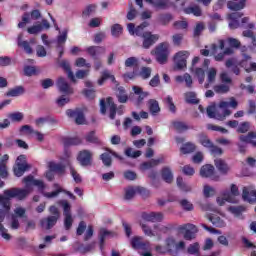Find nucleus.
<instances>
[{
    "label": "nucleus",
    "instance_id": "obj_47",
    "mask_svg": "<svg viewBox=\"0 0 256 256\" xmlns=\"http://www.w3.org/2000/svg\"><path fill=\"white\" fill-rule=\"evenodd\" d=\"M111 35L112 37H121L123 35V26L120 24H114L111 26Z\"/></svg>",
    "mask_w": 256,
    "mask_h": 256
},
{
    "label": "nucleus",
    "instance_id": "obj_28",
    "mask_svg": "<svg viewBox=\"0 0 256 256\" xmlns=\"http://www.w3.org/2000/svg\"><path fill=\"white\" fill-rule=\"evenodd\" d=\"M172 125L178 133H185V131H189V129H191V126L183 121H173Z\"/></svg>",
    "mask_w": 256,
    "mask_h": 256
},
{
    "label": "nucleus",
    "instance_id": "obj_56",
    "mask_svg": "<svg viewBox=\"0 0 256 256\" xmlns=\"http://www.w3.org/2000/svg\"><path fill=\"white\" fill-rule=\"evenodd\" d=\"M100 159H101L103 165H105V167H111L112 160H111V154H109V152H105V153L101 154Z\"/></svg>",
    "mask_w": 256,
    "mask_h": 256
},
{
    "label": "nucleus",
    "instance_id": "obj_25",
    "mask_svg": "<svg viewBox=\"0 0 256 256\" xmlns=\"http://www.w3.org/2000/svg\"><path fill=\"white\" fill-rule=\"evenodd\" d=\"M239 140L241 143H249L252 147H256V133L249 132L247 135H240Z\"/></svg>",
    "mask_w": 256,
    "mask_h": 256
},
{
    "label": "nucleus",
    "instance_id": "obj_48",
    "mask_svg": "<svg viewBox=\"0 0 256 256\" xmlns=\"http://www.w3.org/2000/svg\"><path fill=\"white\" fill-rule=\"evenodd\" d=\"M158 21L161 23V25H169L171 21H173V16L169 13L166 14H160L158 16Z\"/></svg>",
    "mask_w": 256,
    "mask_h": 256
},
{
    "label": "nucleus",
    "instance_id": "obj_40",
    "mask_svg": "<svg viewBox=\"0 0 256 256\" xmlns=\"http://www.w3.org/2000/svg\"><path fill=\"white\" fill-rule=\"evenodd\" d=\"M184 13H186L187 15L192 14L195 17H201L202 15L201 7L199 6H192V7L185 8Z\"/></svg>",
    "mask_w": 256,
    "mask_h": 256
},
{
    "label": "nucleus",
    "instance_id": "obj_5",
    "mask_svg": "<svg viewBox=\"0 0 256 256\" xmlns=\"http://www.w3.org/2000/svg\"><path fill=\"white\" fill-rule=\"evenodd\" d=\"M189 55H191V53L187 50L179 51L174 55L176 69H185V67H187V59H189Z\"/></svg>",
    "mask_w": 256,
    "mask_h": 256
},
{
    "label": "nucleus",
    "instance_id": "obj_63",
    "mask_svg": "<svg viewBox=\"0 0 256 256\" xmlns=\"http://www.w3.org/2000/svg\"><path fill=\"white\" fill-rule=\"evenodd\" d=\"M203 193L206 198L213 197V195H215V188L209 185H204Z\"/></svg>",
    "mask_w": 256,
    "mask_h": 256
},
{
    "label": "nucleus",
    "instance_id": "obj_59",
    "mask_svg": "<svg viewBox=\"0 0 256 256\" xmlns=\"http://www.w3.org/2000/svg\"><path fill=\"white\" fill-rule=\"evenodd\" d=\"M179 203L184 211H193V204L189 200L182 199L179 201Z\"/></svg>",
    "mask_w": 256,
    "mask_h": 256
},
{
    "label": "nucleus",
    "instance_id": "obj_19",
    "mask_svg": "<svg viewBox=\"0 0 256 256\" xmlns=\"http://www.w3.org/2000/svg\"><path fill=\"white\" fill-rule=\"evenodd\" d=\"M142 219L150 223H157L163 219V213L161 212H144L142 213Z\"/></svg>",
    "mask_w": 256,
    "mask_h": 256
},
{
    "label": "nucleus",
    "instance_id": "obj_14",
    "mask_svg": "<svg viewBox=\"0 0 256 256\" xmlns=\"http://www.w3.org/2000/svg\"><path fill=\"white\" fill-rule=\"evenodd\" d=\"M147 27H149V22L147 21H144L142 24H140L136 28H135V24L133 23H129L127 25V29L130 35H136L137 37H143V33H145L143 31L147 29Z\"/></svg>",
    "mask_w": 256,
    "mask_h": 256
},
{
    "label": "nucleus",
    "instance_id": "obj_24",
    "mask_svg": "<svg viewBox=\"0 0 256 256\" xmlns=\"http://www.w3.org/2000/svg\"><path fill=\"white\" fill-rule=\"evenodd\" d=\"M60 67H62V69H64V71H66L67 77H68V79H70V81H72V83H77L75 74H73V71H71V64H69V61L63 60L60 63Z\"/></svg>",
    "mask_w": 256,
    "mask_h": 256
},
{
    "label": "nucleus",
    "instance_id": "obj_42",
    "mask_svg": "<svg viewBox=\"0 0 256 256\" xmlns=\"http://www.w3.org/2000/svg\"><path fill=\"white\" fill-rule=\"evenodd\" d=\"M148 104L151 115H157V113L161 111V108L159 107V102H157V100L151 99L149 100Z\"/></svg>",
    "mask_w": 256,
    "mask_h": 256
},
{
    "label": "nucleus",
    "instance_id": "obj_37",
    "mask_svg": "<svg viewBox=\"0 0 256 256\" xmlns=\"http://www.w3.org/2000/svg\"><path fill=\"white\" fill-rule=\"evenodd\" d=\"M143 191V188H133V187H129L125 190V196L124 199L126 201H131V199H133V197H135V194L137 192L141 193Z\"/></svg>",
    "mask_w": 256,
    "mask_h": 256
},
{
    "label": "nucleus",
    "instance_id": "obj_22",
    "mask_svg": "<svg viewBox=\"0 0 256 256\" xmlns=\"http://www.w3.org/2000/svg\"><path fill=\"white\" fill-rule=\"evenodd\" d=\"M87 53L93 57V59H97L99 55H104L105 47L103 46H90L86 49Z\"/></svg>",
    "mask_w": 256,
    "mask_h": 256
},
{
    "label": "nucleus",
    "instance_id": "obj_54",
    "mask_svg": "<svg viewBox=\"0 0 256 256\" xmlns=\"http://www.w3.org/2000/svg\"><path fill=\"white\" fill-rule=\"evenodd\" d=\"M176 183L179 189H181V191H184L185 193H189L191 191V186L185 184V182H183L182 177H178Z\"/></svg>",
    "mask_w": 256,
    "mask_h": 256
},
{
    "label": "nucleus",
    "instance_id": "obj_46",
    "mask_svg": "<svg viewBox=\"0 0 256 256\" xmlns=\"http://www.w3.org/2000/svg\"><path fill=\"white\" fill-rule=\"evenodd\" d=\"M23 93H25V89L22 86H18L8 91L6 95L7 97H19V95H23Z\"/></svg>",
    "mask_w": 256,
    "mask_h": 256
},
{
    "label": "nucleus",
    "instance_id": "obj_55",
    "mask_svg": "<svg viewBox=\"0 0 256 256\" xmlns=\"http://www.w3.org/2000/svg\"><path fill=\"white\" fill-rule=\"evenodd\" d=\"M64 145L65 147H69L71 145H81V139H79L78 137H66L64 138Z\"/></svg>",
    "mask_w": 256,
    "mask_h": 256
},
{
    "label": "nucleus",
    "instance_id": "obj_26",
    "mask_svg": "<svg viewBox=\"0 0 256 256\" xmlns=\"http://www.w3.org/2000/svg\"><path fill=\"white\" fill-rule=\"evenodd\" d=\"M30 168L31 166L29 164L18 162L16 164V167H14V174L16 175V177H23L25 171Z\"/></svg>",
    "mask_w": 256,
    "mask_h": 256
},
{
    "label": "nucleus",
    "instance_id": "obj_36",
    "mask_svg": "<svg viewBox=\"0 0 256 256\" xmlns=\"http://www.w3.org/2000/svg\"><path fill=\"white\" fill-rule=\"evenodd\" d=\"M112 233L110 231H108L105 228L100 229L99 232V239H100V250L103 251L104 247H105V239L107 237H111Z\"/></svg>",
    "mask_w": 256,
    "mask_h": 256
},
{
    "label": "nucleus",
    "instance_id": "obj_7",
    "mask_svg": "<svg viewBox=\"0 0 256 256\" xmlns=\"http://www.w3.org/2000/svg\"><path fill=\"white\" fill-rule=\"evenodd\" d=\"M77 161L82 167H91L93 165V152L82 150L78 153Z\"/></svg>",
    "mask_w": 256,
    "mask_h": 256
},
{
    "label": "nucleus",
    "instance_id": "obj_61",
    "mask_svg": "<svg viewBox=\"0 0 256 256\" xmlns=\"http://www.w3.org/2000/svg\"><path fill=\"white\" fill-rule=\"evenodd\" d=\"M76 67H86L87 69H91V63H87V60L85 58H78L75 61Z\"/></svg>",
    "mask_w": 256,
    "mask_h": 256
},
{
    "label": "nucleus",
    "instance_id": "obj_45",
    "mask_svg": "<svg viewBox=\"0 0 256 256\" xmlns=\"http://www.w3.org/2000/svg\"><path fill=\"white\" fill-rule=\"evenodd\" d=\"M195 149H196L195 144L191 142H187L186 144H183V146L180 148V151L184 155H187L189 153H193Z\"/></svg>",
    "mask_w": 256,
    "mask_h": 256
},
{
    "label": "nucleus",
    "instance_id": "obj_13",
    "mask_svg": "<svg viewBox=\"0 0 256 256\" xmlns=\"http://www.w3.org/2000/svg\"><path fill=\"white\" fill-rule=\"evenodd\" d=\"M179 229L180 231H185L184 239H186V241H192V239L197 237V226L193 224H184L180 226Z\"/></svg>",
    "mask_w": 256,
    "mask_h": 256
},
{
    "label": "nucleus",
    "instance_id": "obj_51",
    "mask_svg": "<svg viewBox=\"0 0 256 256\" xmlns=\"http://www.w3.org/2000/svg\"><path fill=\"white\" fill-rule=\"evenodd\" d=\"M43 31L42 24H35L27 28L29 35H37Z\"/></svg>",
    "mask_w": 256,
    "mask_h": 256
},
{
    "label": "nucleus",
    "instance_id": "obj_53",
    "mask_svg": "<svg viewBox=\"0 0 256 256\" xmlns=\"http://www.w3.org/2000/svg\"><path fill=\"white\" fill-rule=\"evenodd\" d=\"M198 137H199V142L201 143V145H203V147H207V149H210V147L213 145V142H211V140H209L207 135L199 134Z\"/></svg>",
    "mask_w": 256,
    "mask_h": 256
},
{
    "label": "nucleus",
    "instance_id": "obj_62",
    "mask_svg": "<svg viewBox=\"0 0 256 256\" xmlns=\"http://www.w3.org/2000/svg\"><path fill=\"white\" fill-rule=\"evenodd\" d=\"M23 113L21 112H15L9 115V119H11V121H13L14 123H19L21 121H23Z\"/></svg>",
    "mask_w": 256,
    "mask_h": 256
},
{
    "label": "nucleus",
    "instance_id": "obj_21",
    "mask_svg": "<svg viewBox=\"0 0 256 256\" xmlns=\"http://www.w3.org/2000/svg\"><path fill=\"white\" fill-rule=\"evenodd\" d=\"M163 160H164V158H163V156H161L158 159H151L149 161L143 162L140 165V169L142 171H149V169H153V168L157 167L160 163H163Z\"/></svg>",
    "mask_w": 256,
    "mask_h": 256
},
{
    "label": "nucleus",
    "instance_id": "obj_33",
    "mask_svg": "<svg viewBox=\"0 0 256 256\" xmlns=\"http://www.w3.org/2000/svg\"><path fill=\"white\" fill-rule=\"evenodd\" d=\"M161 175L165 183H173V172L171 171V168L169 167L162 168Z\"/></svg>",
    "mask_w": 256,
    "mask_h": 256
},
{
    "label": "nucleus",
    "instance_id": "obj_23",
    "mask_svg": "<svg viewBox=\"0 0 256 256\" xmlns=\"http://www.w3.org/2000/svg\"><path fill=\"white\" fill-rule=\"evenodd\" d=\"M243 17V14L240 12H233L228 15V18L231 20L229 23V28L230 29H237L239 28V21L237 19H241Z\"/></svg>",
    "mask_w": 256,
    "mask_h": 256
},
{
    "label": "nucleus",
    "instance_id": "obj_41",
    "mask_svg": "<svg viewBox=\"0 0 256 256\" xmlns=\"http://www.w3.org/2000/svg\"><path fill=\"white\" fill-rule=\"evenodd\" d=\"M208 220L212 222L214 227H225V221H223L219 216L217 215H208Z\"/></svg>",
    "mask_w": 256,
    "mask_h": 256
},
{
    "label": "nucleus",
    "instance_id": "obj_10",
    "mask_svg": "<svg viewBox=\"0 0 256 256\" xmlns=\"http://www.w3.org/2000/svg\"><path fill=\"white\" fill-rule=\"evenodd\" d=\"M39 19H41V12L39 10H33L30 14L26 12L22 15V21L18 23V27L19 29H23L31 21H37Z\"/></svg>",
    "mask_w": 256,
    "mask_h": 256
},
{
    "label": "nucleus",
    "instance_id": "obj_60",
    "mask_svg": "<svg viewBox=\"0 0 256 256\" xmlns=\"http://www.w3.org/2000/svg\"><path fill=\"white\" fill-rule=\"evenodd\" d=\"M86 141H88V143H94L95 145H101V140H99L96 135L95 132H90L87 136H86Z\"/></svg>",
    "mask_w": 256,
    "mask_h": 256
},
{
    "label": "nucleus",
    "instance_id": "obj_35",
    "mask_svg": "<svg viewBox=\"0 0 256 256\" xmlns=\"http://www.w3.org/2000/svg\"><path fill=\"white\" fill-rule=\"evenodd\" d=\"M47 166L48 169L54 173H63L65 171V166H63L61 163L50 161L47 163Z\"/></svg>",
    "mask_w": 256,
    "mask_h": 256
},
{
    "label": "nucleus",
    "instance_id": "obj_20",
    "mask_svg": "<svg viewBox=\"0 0 256 256\" xmlns=\"http://www.w3.org/2000/svg\"><path fill=\"white\" fill-rule=\"evenodd\" d=\"M17 45L23 51L27 53V55H33V48L31 47V44L27 40H23V33H20L17 37Z\"/></svg>",
    "mask_w": 256,
    "mask_h": 256
},
{
    "label": "nucleus",
    "instance_id": "obj_17",
    "mask_svg": "<svg viewBox=\"0 0 256 256\" xmlns=\"http://www.w3.org/2000/svg\"><path fill=\"white\" fill-rule=\"evenodd\" d=\"M242 198L248 203H255L256 201V190L253 186L244 187L242 192Z\"/></svg>",
    "mask_w": 256,
    "mask_h": 256
},
{
    "label": "nucleus",
    "instance_id": "obj_44",
    "mask_svg": "<svg viewBox=\"0 0 256 256\" xmlns=\"http://www.w3.org/2000/svg\"><path fill=\"white\" fill-rule=\"evenodd\" d=\"M126 157H130L131 159H137L138 157H141L142 152L141 150H133V148L129 147L125 150Z\"/></svg>",
    "mask_w": 256,
    "mask_h": 256
},
{
    "label": "nucleus",
    "instance_id": "obj_31",
    "mask_svg": "<svg viewBox=\"0 0 256 256\" xmlns=\"http://www.w3.org/2000/svg\"><path fill=\"white\" fill-rule=\"evenodd\" d=\"M116 97L119 103H127L129 101V96H127V92L122 86L116 88Z\"/></svg>",
    "mask_w": 256,
    "mask_h": 256
},
{
    "label": "nucleus",
    "instance_id": "obj_57",
    "mask_svg": "<svg viewBox=\"0 0 256 256\" xmlns=\"http://www.w3.org/2000/svg\"><path fill=\"white\" fill-rule=\"evenodd\" d=\"M203 31H205V23L198 22L194 27L193 36L199 37L203 33Z\"/></svg>",
    "mask_w": 256,
    "mask_h": 256
},
{
    "label": "nucleus",
    "instance_id": "obj_27",
    "mask_svg": "<svg viewBox=\"0 0 256 256\" xmlns=\"http://www.w3.org/2000/svg\"><path fill=\"white\" fill-rule=\"evenodd\" d=\"M207 75V83L204 85L205 89H209V85H211L215 79H217V69L216 68H209L206 72Z\"/></svg>",
    "mask_w": 256,
    "mask_h": 256
},
{
    "label": "nucleus",
    "instance_id": "obj_1",
    "mask_svg": "<svg viewBox=\"0 0 256 256\" xmlns=\"http://www.w3.org/2000/svg\"><path fill=\"white\" fill-rule=\"evenodd\" d=\"M25 188H11L4 191V195H0V235L6 241L11 239V235L7 233V229L2 223L5 221V217L9 215L11 211V199H18L23 201L33 193V186L38 187L39 191L43 193L45 191V182L37 180L33 175H28L23 178Z\"/></svg>",
    "mask_w": 256,
    "mask_h": 256
},
{
    "label": "nucleus",
    "instance_id": "obj_49",
    "mask_svg": "<svg viewBox=\"0 0 256 256\" xmlns=\"http://www.w3.org/2000/svg\"><path fill=\"white\" fill-rule=\"evenodd\" d=\"M95 11H97V5L95 4H90L88 6H86V9L83 10L82 12V17H91V15H93V13H95Z\"/></svg>",
    "mask_w": 256,
    "mask_h": 256
},
{
    "label": "nucleus",
    "instance_id": "obj_9",
    "mask_svg": "<svg viewBox=\"0 0 256 256\" xmlns=\"http://www.w3.org/2000/svg\"><path fill=\"white\" fill-rule=\"evenodd\" d=\"M145 3L151 5L155 11H167V9H171L173 7V1L171 0H144Z\"/></svg>",
    "mask_w": 256,
    "mask_h": 256
},
{
    "label": "nucleus",
    "instance_id": "obj_64",
    "mask_svg": "<svg viewBox=\"0 0 256 256\" xmlns=\"http://www.w3.org/2000/svg\"><path fill=\"white\" fill-rule=\"evenodd\" d=\"M240 67H243L245 69L246 73H251V71H256V63H250V66L245 65V61H241L239 63Z\"/></svg>",
    "mask_w": 256,
    "mask_h": 256
},
{
    "label": "nucleus",
    "instance_id": "obj_12",
    "mask_svg": "<svg viewBox=\"0 0 256 256\" xmlns=\"http://www.w3.org/2000/svg\"><path fill=\"white\" fill-rule=\"evenodd\" d=\"M106 104L109 110V118L110 119H115V116L117 115H123V111L125 107L123 105L119 106L117 108V105H115V102H113V98L109 97L106 99Z\"/></svg>",
    "mask_w": 256,
    "mask_h": 256
},
{
    "label": "nucleus",
    "instance_id": "obj_29",
    "mask_svg": "<svg viewBox=\"0 0 256 256\" xmlns=\"http://www.w3.org/2000/svg\"><path fill=\"white\" fill-rule=\"evenodd\" d=\"M214 163L216 169H218L222 175H227V173H229V166L224 162L223 159H216L214 160Z\"/></svg>",
    "mask_w": 256,
    "mask_h": 256
},
{
    "label": "nucleus",
    "instance_id": "obj_2",
    "mask_svg": "<svg viewBox=\"0 0 256 256\" xmlns=\"http://www.w3.org/2000/svg\"><path fill=\"white\" fill-rule=\"evenodd\" d=\"M239 103L234 97L230 98V101H222L219 103V109L215 108V106H208L206 109V113L210 119H217L218 121H225L229 115H231V110H229V107H232V109H237V106Z\"/></svg>",
    "mask_w": 256,
    "mask_h": 256
},
{
    "label": "nucleus",
    "instance_id": "obj_18",
    "mask_svg": "<svg viewBox=\"0 0 256 256\" xmlns=\"http://www.w3.org/2000/svg\"><path fill=\"white\" fill-rule=\"evenodd\" d=\"M57 221H59V218H57V216H48L46 218H42L40 220V227L49 231V229H53V227L57 225Z\"/></svg>",
    "mask_w": 256,
    "mask_h": 256
},
{
    "label": "nucleus",
    "instance_id": "obj_6",
    "mask_svg": "<svg viewBox=\"0 0 256 256\" xmlns=\"http://www.w3.org/2000/svg\"><path fill=\"white\" fill-rule=\"evenodd\" d=\"M133 249H138L139 253H145L151 251V243L149 241H143V237L136 236L131 240Z\"/></svg>",
    "mask_w": 256,
    "mask_h": 256
},
{
    "label": "nucleus",
    "instance_id": "obj_38",
    "mask_svg": "<svg viewBox=\"0 0 256 256\" xmlns=\"http://www.w3.org/2000/svg\"><path fill=\"white\" fill-rule=\"evenodd\" d=\"M227 7L228 9H230V11H241V9L245 8V2L243 1L235 2V0L229 1L227 3Z\"/></svg>",
    "mask_w": 256,
    "mask_h": 256
},
{
    "label": "nucleus",
    "instance_id": "obj_58",
    "mask_svg": "<svg viewBox=\"0 0 256 256\" xmlns=\"http://www.w3.org/2000/svg\"><path fill=\"white\" fill-rule=\"evenodd\" d=\"M228 211H230V213H232V215L239 217V215H241V213H243V211H245V207L244 206H230L228 208Z\"/></svg>",
    "mask_w": 256,
    "mask_h": 256
},
{
    "label": "nucleus",
    "instance_id": "obj_4",
    "mask_svg": "<svg viewBox=\"0 0 256 256\" xmlns=\"http://www.w3.org/2000/svg\"><path fill=\"white\" fill-rule=\"evenodd\" d=\"M58 203L59 205H62L64 210L65 229L69 230L73 225V216L71 215V204H69V202H67L66 200H60Z\"/></svg>",
    "mask_w": 256,
    "mask_h": 256
},
{
    "label": "nucleus",
    "instance_id": "obj_15",
    "mask_svg": "<svg viewBox=\"0 0 256 256\" xmlns=\"http://www.w3.org/2000/svg\"><path fill=\"white\" fill-rule=\"evenodd\" d=\"M200 176L213 181H219V177L215 176V167L211 164H206L200 169Z\"/></svg>",
    "mask_w": 256,
    "mask_h": 256
},
{
    "label": "nucleus",
    "instance_id": "obj_52",
    "mask_svg": "<svg viewBox=\"0 0 256 256\" xmlns=\"http://www.w3.org/2000/svg\"><path fill=\"white\" fill-rule=\"evenodd\" d=\"M166 245L169 253L172 255H175L176 247H177V242H175V239L173 238H168L166 240Z\"/></svg>",
    "mask_w": 256,
    "mask_h": 256
},
{
    "label": "nucleus",
    "instance_id": "obj_34",
    "mask_svg": "<svg viewBox=\"0 0 256 256\" xmlns=\"http://www.w3.org/2000/svg\"><path fill=\"white\" fill-rule=\"evenodd\" d=\"M101 75L102 76L98 79V85H103V83H105L107 79H110L112 83H117V81L115 80V76L112 75L109 70H104Z\"/></svg>",
    "mask_w": 256,
    "mask_h": 256
},
{
    "label": "nucleus",
    "instance_id": "obj_8",
    "mask_svg": "<svg viewBox=\"0 0 256 256\" xmlns=\"http://www.w3.org/2000/svg\"><path fill=\"white\" fill-rule=\"evenodd\" d=\"M66 115L71 119H74L76 125H85L87 120L85 119V114H83V110L76 108V109H68L66 111Z\"/></svg>",
    "mask_w": 256,
    "mask_h": 256
},
{
    "label": "nucleus",
    "instance_id": "obj_30",
    "mask_svg": "<svg viewBox=\"0 0 256 256\" xmlns=\"http://www.w3.org/2000/svg\"><path fill=\"white\" fill-rule=\"evenodd\" d=\"M132 89H133L135 95H138V98L136 100L137 105H141V103H143V99H145V97L149 96V93L143 92V89L139 86H133Z\"/></svg>",
    "mask_w": 256,
    "mask_h": 256
},
{
    "label": "nucleus",
    "instance_id": "obj_32",
    "mask_svg": "<svg viewBox=\"0 0 256 256\" xmlns=\"http://www.w3.org/2000/svg\"><path fill=\"white\" fill-rule=\"evenodd\" d=\"M213 90L219 95H225V93H229V91H231V85L225 83L217 84L213 87Z\"/></svg>",
    "mask_w": 256,
    "mask_h": 256
},
{
    "label": "nucleus",
    "instance_id": "obj_50",
    "mask_svg": "<svg viewBox=\"0 0 256 256\" xmlns=\"http://www.w3.org/2000/svg\"><path fill=\"white\" fill-rule=\"evenodd\" d=\"M224 198H217V203L220 206L225 205V201H228V203H237V200L233 197H231V195H227V193L223 194Z\"/></svg>",
    "mask_w": 256,
    "mask_h": 256
},
{
    "label": "nucleus",
    "instance_id": "obj_3",
    "mask_svg": "<svg viewBox=\"0 0 256 256\" xmlns=\"http://www.w3.org/2000/svg\"><path fill=\"white\" fill-rule=\"evenodd\" d=\"M154 54L156 55V61H158L160 65H165V63H167V59H169V43H160L156 46Z\"/></svg>",
    "mask_w": 256,
    "mask_h": 256
},
{
    "label": "nucleus",
    "instance_id": "obj_16",
    "mask_svg": "<svg viewBox=\"0 0 256 256\" xmlns=\"http://www.w3.org/2000/svg\"><path fill=\"white\" fill-rule=\"evenodd\" d=\"M57 87L60 93H64V95H73V87L69 85V82H67L65 78H58Z\"/></svg>",
    "mask_w": 256,
    "mask_h": 256
},
{
    "label": "nucleus",
    "instance_id": "obj_43",
    "mask_svg": "<svg viewBox=\"0 0 256 256\" xmlns=\"http://www.w3.org/2000/svg\"><path fill=\"white\" fill-rule=\"evenodd\" d=\"M192 72L198 78L200 85H203L205 81V70L203 68H192Z\"/></svg>",
    "mask_w": 256,
    "mask_h": 256
},
{
    "label": "nucleus",
    "instance_id": "obj_11",
    "mask_svg": "<svg viewBox=\"0 0 256 256\" xmlns=\"http://www.w3.org/2000/svg\"><path fill=\"white\" fill-rule=\"evenodd\" d=\"M142 47L143 49H150L159 41V34H153L150 31H146L142 35Z\"/></svg>",
    "mask_w": 256,
    "mask_h": 256
},
{
    "label": "nucleus",
    "instance_id": "obj_39",
    "mask_svg": "<svg viewBox=\"0 0 256 256\" xmlns=\"http://www.w3.org/2000/svg\"><path fill=\"white\" fill-rule=\"evenodd\" d=\"M186 103H190L191 105H197L199 100L197 99V94L195 92H186L184 94Z\"/></svg>",
    "mask_w": 256,
    "mask_h": 256
}]
</instances>
